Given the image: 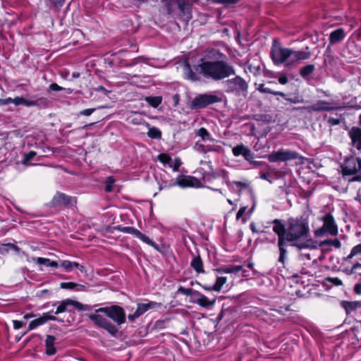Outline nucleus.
I'll return each instance as SVG.
<instances>
[{
	"label": "nucleus",
	"mask_w": 361,
	"mask_h": 361,
	"mask_svg": "<svg viewBox=\"0 0 361 361\" xmlns=\"http://www.w3.org/2000/svg\"><path fill=\"white\" fill-rule=\"evenodd\" d=\"M272 224L273 231L278 235L280 262H284L287 252L286 243L288 242L299 249L317 248V242L312 238L308 222L305 219L290 218L285 225L280 219H276Z\"/></svg>",
	"instance_id": "1"
},
{
	"label": "nucleus",
	"mask_w": 361,
	"mask_h": 361,
	"mask_svg": "<svg viewBox=\"0 0 361 361\" xmlns=\"http://www.w3.org/2000/svg\"><path fill=\"white\" fill-rule=\"evenodd\" d=\"M183 70L185 78L190 80H198L197 73L214 80H223L235 75L233 67L224 61H212L201 59L195 66L196 72H193L189 63L185 62Z\"/></svg>",
	"instance_id": "2"
},
{
	"label": "nucleus",
	"mask_w": 361,
	"mask_h": 361,
	"mask_svg": "<svg viewBox=\"0 0 361 361\" xmlns=\"http://www.w3.org/2000/svg\"><path fill=\"white\" fill-rule=\"evenodd\" d=\"M270 54L275 65L283 64L285 66H295L301 61L307 60L311 57L310 51H295L283 47L276 43V39L274 41Z\"/></svg>",
	"instance_id": "3"
},
{
	"label": "nucleus",
	"mask_w": 361,
	"mask_h": 361,
	"mask_svg": "<svg viewBox=\"0 0 361 361\" xmlns=\"http://www.w3.org/2000/svg\"><path fill=\"white\" fill-rule=\"evenodd\" d=\"M97 312H104L106 317L113 319L118 325L126 322V314L123 309L118 305L101 307L96 310Z\"/></svg>",
	"instance_id": "4"
},
{
	"label": "nucleus",
	"mask_w": 361,
	"mask_h": 361,
	"mask_svg": "<svg viewBox=\"0 0 361 361\" xmlns=\"http://www.w3.org/2000/svg\"><path fill=\"white\" fill-rule=\"evenodd\" d=\"M324 221L323 226L314 231L316 236H322L326 232L330 233L331 235H336L338 233V228L335 224L334 217L330 214L325 215L322 217Z\"/></svg>",
	"instance_id": "5"
},
{
	"label": "nucleus",
	"mask_w": 361,
	"mask_h": 361,
	"mask_svg": "<svg viewBox=\"0 0 361 361\" xmlns=\"http://www.w3.org/2000/svg\"><path fill=\"white\" fill-rule=\"evenodd\" d=\"M221 98L214 94H199L195 97L191 103L192 109H202L207 105L221 102Z\"/></svg>",
	"instance_id": "6"
},
{
	"label": "nucleus",
	"mask_w": 361,
	"mask_h": 361,
	"mask_svg": "<svg viewBox=\"0 0 361 361\" xmlns=\"http://www.w3.org/2000/svg\"><path fill=\"white\" fill-rule=\"evenodd\" d=\"M341 169L344 176L355 174L361 171V159L355 157L346 158Z\"/></svg>",
	"instance_id": "7"
},
{
	"label": "nucleus",
	"mask_w": 361,
	"mask_h": 361,
	"mask_svg": "<svg viewBox=\"0 0 361 361\" xmlns=\"http://www.w3.org/2000/svg\"><path fill=\"white\" fill-rule=\"evenodd\" d=\"M70 307H73L78 311H88L90 310V307L89 305H82V303L71 299H66L59 302L55 314H58L64 312H71V310L69 309Z\"/></svg>",
	"instance_id": "8"
},
{
	"label": "nucleus",
	"mask_w": 361,
	"mask_h": 361,
	"mask_svg": "<svg viewBox=\"0 0 361 361\" xmlns=\"http://www.w3.org/2000/svg\"><path fill=\"white\" fill-rule=\"evenodd\" d=\"M98 313L95 311V313L89 314L90 319L94 322L97 326L106 330L109 334L115 335L118 331L116 326L112 324L106 317Z\"/></svg>",
	"instance_id": "9"
},
{
	"label": "nucleus",
	"mask_w": 361,
	"mask_h": 361,
	"mask_svg": "<svg viewBox=\"0 0 361 361\" xmlns=\"http://www.w3.org/2000/svg\"><path fill=\"white\" fill-rule=\"evenodd\" d=\"M298 157V153L290 150H279L275 153L268 155L267 158L271 162L286 161L288 160L295 159Z\"/></svg>",
	"instance_id": "10"
},
{
	"label": "nucleus",
	"mask_w": 361,
	"mask_h": 361,
	"mask_svg": "<svg viewBox=\"0 0 361 361\" xmlns=\"http://www.w3.org/2000/svg\"><path fill=\"white\" fill-rule=\"evenodd\" d=\"M228 92H246L247 85L244 79L237 76L225 82Z\"/></svg>",
	"instance_id": "11"
},
{
	"label": "nucleus",
	"mask_w": 361,
	"mask_h": 361,
	"mask_svg": "<svg viewBox=\"0 0 361 361\" xmlns=\"http://www.w3.org/2000/svg\"><path fill=\"white\" fill-rule=\"evenodd\" d=\"M308 111H331L334 110L341 109V106H332L331 103L319 100L312 105L307 107H304Z\"/></svg>",
	"instance_id": "12"
},
{
	"label": "nucleus",
	"mask_w": 361,
	"mask_h": 361,
	"mask_svg": "<svg viewBox=\"0 0 361 361\" xmlns=\"http://www.w3.org/2000/svg\"><path fill=\"white\" fill-rule=\"evenodd\" d=\"M13 104L16 106L23 105L27 107L37 106L40 104L44 105V106H47L48 104H49V101L45 97H41L37 101H35V100H28L22 97H16L13 98Z\"/></svg>",
	"instance_id": "13"
},
{
	"label": "nucleus",
	"mask_w": 361,
	"mask_h": 361,
	"mask_svg": "<svg viewBox=\"0 0 361 361\" xmlns=\"http://www.w3.org/2000/svg\"><path fill=\"white\" fill-rule=\"evenodd\" d=\"M176 184L181 188H201V182L196 178L190 176H180L176 178Z\"/></svg>",
	"instance_id": "14"
},
{
	"label": "nucleus",
	"mask_w": 361,
	"mask_h": 361,
	"mask_svg": "<svg viewBox=\"0 0 361 361\" xmlns=\"http://www.w3.org/2000/svg\"><path fill=\"white\" fill-rule=\"evenodd\" d=\"M51 203L53 207H59L61 205L73 206L75 203V201L72 197L68 196L64 193L57 192L54 196Z\"/></svg>",
	"instance_id": "15"
},
{
	"label": "nucleus",
	"mask_w": 361,
	"mask_h": 361,
	"mask_svg": "<svg viewBox=\"0 0 361 361\" xmlns=\"http://www.w3.org/2000/svg\"><path fill=\"white\" fill-rule=\"evenodd\" d=\"M157 305L155 302H149L147 303H140L137 305V310L133 314H129L128 318L130 321L133 322L149 309L154 308Z\"/></svg>",
	"instance_id": "16"
},
{
	"label": "nucleus",
	"mask_w": 361,
	"mask_h": 361,
	"mask_svg": "<svg viewBox=\"0 0 361 361\" xmlns=\"http://www.w3.org/2000/svg\"><path fill=\"white\" fill-rule=\"evenodd\" d=\"M233 154L235 157L242 155L247 161L252 162L254 155L251 150L243 145H239L232 149Z\"/></svg>",
	"instance_id": "17"
},
{
	"label": "nucleus",
	"mask_w": 361,
	"mask_h": 361,
	"mask_svg": "<svg viewBox=\"0 0 361 361\" xmlns=\"http://www.w3.org/2000/svg\"><path fill=\"white\" fill-rule=\"evenodd\" d=\"M215 301L216 300L214 299L213 300H209L207 296L198 291L195 293V298L192 300L193 302L197 303L200 306L205 308L213 306L215 303Z\"/></svg>",
	"instance_id": "18"
},
{
	"label": "nucleus",
	"mask_w": 361,
	"mask_h": 361,
	"mask_svg": "<svg viewBox=\"0 0 361 361\" xmlns=\"http://www.w3.org/2000/svg\"><path fill=\"white\" fill-rule=\"evenodd\" d=\"M346 36V33L343 28H338L331 32L329 36V42L334 44L341 42Z\"/></svg>",
	"instance_id": "19"
},
{
	"label": "nucleus",
	"mask_w": 361,
	"mask_h": 361,
	"mask_svg": "<svg viewBox=\"0 0 361 361\" xmlns=\"http://www.w3.org/2000/svg\"><path fill=\"white\" fill-rule=\"evenodd\" d=\"M350 137L354 146L357 149H361V129L359 128H353L349 132Z\"/></svg>",
	"instance_id": "20"
},
{
	"label": "nucleus",
	"mask_w": 361,
	"mask_h": 361,
	"mask_svg": "<svg viewBox=\"0 0 361 361\" xmlns=\"http://www.w3.org/2000/svg\"><path fill=\"white\" fill-rule=\"evenodd\" d=\"M61 267L64 269L66 272H71L73 269H78L80 272H85V267L75 262H71L69 260H63L61 262Z\"/></svg>",
	"instance_id": "21"
},
{
	"label": "nucleus",
	"mask_w": 361,
	"mask_h": 361,
	"mask_svg": "<svg viewBox=\"0 0 361 361\" xmlns=\"http://www.w3.org/2000/svg\"><path fill=\"white\" fill-rule=\"evenodd\" d=\"M347 314H350L361 308V301H346L343 300L341 303Z\"/></svg>",
	"instance_id": "22"
},
{
	"label": "nucleus",
	"mask_w": 361,
	"mask_h": 361,
	"mask_svg": "<svg viewBox=\"0 0 361 361\" xmlns=\"http://www.w3.org/2000/svg\"><path fill=\"white\" fill-rule=\"evenodd\" d=\"M56 338L54 336L47 335L45 341L46 353L48 355H53L56 353L54 347Z\"/></svg>",
	"instance_id": "23"
},
{
	"label": "nucleus",
	"mask_w": 361,
	"mask_h": 361,
	"mask_svg": "<svg viewBox=\"0 0 361 361\" xmlns=\"http://www.w3.org/2000/svg\"><path fill=\"white\" fill-rule=\"evenodd\" d=\"M243 270L241 265H230L226 267H221L215 269V271L218 274H231L237 273Z\"/></svg>",
	"instance_id": "24"
},
{
	"label": "nucleus",
	"mask_w": 361,
	"mask_h": 361,
	"mask_svg": "<svg viewBox=\"0 0 361 361\" xmlns=\"http://www.w3.org/2000/svg\"><path fill=\"white\" fill-rule=\"evenodd\" d=\"M57 319L56 317H49V318H37L36 319H34L30 322L29 324V330H32L35 328H37L39 326H41L46 323L47 321H56Z\"/></svg>",
	"instance_id": "25"
},
{
	"label": "nucleus",
	"mask_w": 361,
	"mask_h": 361,
	"mask_svg": "<svg viewBox=\"0 0 361 361\" xmlns=\"http://www.w3.org/2000/svg\"><path fill=\"white\" fill-rule=\"evenodd\" d=\"M190 266L195 270L198 274L204 273L202 261L200 256H197L192 259L190 262Z\"/></svg>",
	"instance_id": "26"
},
{
	"label": "nucleus",
	"mask_w": 361,
	"mask_h": 361,
	"mask_svg": "<svg viewBox=\"0 0 361 361\" xmlns=\"http://www.w3.org/2000/svg\"><path fill=\"white\" fill-rule=\"evenodd\" d=\"M33 261L39 265L44 264L47 267H54V268H57L59 267V264L56 262L51 261L49 259H47V258H43V257L33 258Z\"/></svg>",
	"instance_id": "27"
},
{
	"label": "nucleus",
	"mask_w": 361,
	"mask_h": 361,
	"mask_svg": "<svg viewBox=\"0 0 361 361\" xmlns=\"http://www.w3.org/2000/svg\"><path fill=\"white\" fill-rule=\"evenodd\" d=\"M146 127L148 128L147 135L152 139H160L161 137V130L156 127H150L149 124L145 123Z\"/></svg>",
	"instance_id": "28"
},
{
	"label": "nucleus",
	"mask_w": 361,
	"mask_h": 361,
	"mask_svg": "<svg viewBox=\"0 0 361 361\" xmlns=\"http://www.w3.org/2000/svg\"><path fill=\"white\" fill-rule=\"evenodd\" d=\"M314 70H315L314 65H313V64H308V65H306V66H303L300 70V75L303 78H305L307 76H309L310 75H311L314 72Z\"/></svg>",
	"instance_id": "29"
},
{
	"label": "nucleus",
	"mask_w": 361,
	"mask_h": 361,
	"mask_svg": "<svg viewBox=\"0 0 361 361\" xmlns=\"http://www.w3.org/2000/svg\"><path fill=\"white\" fill-rule=\"evenodd\" d=\"M226 281H227L226 277H224V276L217 277L215 283L212 286V290L214 291H216V292H219L221 290L223 286L226 283Z\"/></svg>",
	"instance_id": "30"
},
{
	"label": "nucleus",
	"mask_w": 361,
	"mask_h": 361,
	"mask_svg": "<svg viewBox=\"0 0 361 361\" xmlns=\"http://www.w3.org/2000/svg\"><path fill=\"white\" fill-rule=\"evenodd\" d=\"M145 100L152 107H157L162 101V98L161 97H146Z\"/></svg>",
	"instance_id": "31"
},
{
	"label": "nucleus",
	"mask_w": 361,
	"mask_h": 361,
	"mask_svg": "<svg viewBox=\"0 0 361 361\" xmlns=\"http://www.w3.org/2000/svg\"><path fill=\"white\" fill-rule=\"evenodd\" d=\"M196 135L202 138V140H212V136L210 133L208 132L207 129L204 128H200Z\"/></svg>",
	"instance_id": "32"
},
{
	"label": "nucleus",
	"mask_w": 361,
	"mask_h": 361,
	"mask_svg": "<svg viewBox=\"0 0 361 361\" xmlns=\"http://www.w3.org/2000/svg\"><path fill=\"white\" fill-rule=\"evenodd\" d=\"M135 237L139 238L142 242L147 243V245H149L150 246H152L154 247H157V245L151 239H149L147 235H145V234L142 233L139 231H137V233H136Z\"/></svg>",
	"instance_id": "33"
},
{
	"label": "nucleus",
	"mask_w": 361,
	"mask_h": 361,
	"mask_svg": "<svg viewBox=\"0 0 361 361\" xmlns=\"http://www.w3.org/2000/svg\"><path fill=\"white\" fill-rule=\"evenodd\" d=\"M358 255H361V244L354 246L351 249L350 254L345 257V259H350Z\"/></svg>",
	"instance_id": "34"
},
{
	"label": "nucleus",
	"mask_w": 361,
	"mask_h": 361,
	"mask_svg": "<svg viewBox=\"0 0 361 361\" xmlns=\"http://www.w3.org/2000/svg\"><path fill=\"white\" fill-rule=\"evenodd\" d=\"M117 229L122 233H130L134 236H135L138 231L137 229L131 226H119Z\"/></svg>",
	"instance_id": "35"
},
{
	"label": "nucleus",
	"mask_w": 361,
	"mask_h": 361,
	"mask_svg": "<svg viewBox=\"0 0 361 361\" xmlns=\"http://www.w3.org/2000/svg\"><path fill=\"white\" fill-rule=\"evenodd\" d=\"M321 245H333L336 248H340L341 246V243L340 242V240L337 238L334 239V240H324L321 243Z\"/></svg>",
	"instance_id": "36"
},
{
	"label": "nucleus",
	"mask_w": 361,
	"mask_h": 361,
	"mask_svg": "<svg viewBox=\"0 0 361 361\" xmlns=\"http://www.w3.org/2000/svg\"><path fill=\"white\" fill-rule=\"evenodd\" d=\"M178 291L180 293H183L187 296L188 295H191L192 297V300L194 299L195 298V293L197 291V290H194L192 289H190V288H183L182 286H180Z\"/></svg>",
	"instance_id": "37"
},
{
	"label": "nucleus",
	"mask_w": 361,
	"mask_h": 361,
	"mask_svg": "<svg viewBox=\"0 0 361 361\" xmlns=\"http://www.w3.org/2000/svg\"><path fill=\"white\" fill-rule=\"evenodd\" d=\"M176 1L179 9L185 13L188 9V0H176Z\"/></svg>",
	"instance_id": "38"
},
{
	"label": "nucleus",
	"mask_w": 361,
	"mask_h": 361,
	"mask_svg": "<svg viewBox=\"0 0 361 361\" xmlns=\"http://www.w3.org/2000/svg\"><path fill=\"white\" fill-rule=\"evenodd\" d=\"M326 281L337 286H341L343 283L342 281L338 277H327L326 278Z\"/></svg>",
	"instance_id": "39"
},
{
	"label": "nucleus",
	"mask_w": 361,
	"mask_h": 361,
	"mask_svg": "<svg viewBox=\"0 0 361 361\" xmlns=\"http://www.w3.org/2000/svg\"><path fill=\"white\" fill-rule=\"evenodd\" d=\"M158 159L164 164L169 163L171 157L166 154H160L158 155Z\"/></svg>",
	"instance_id": "40"
},
{
	"label": "nucleus",
	"mask_w": 361,
	"mask_h": 361,
	"mask_svg": "<svg viewBox=\"0 0 361 361\" xmlns=\"http://www.w3.org/2000/svg\"><path fill=\"white\" fill-rule=\"evenodd\" d=\"M114 180L112 177H108L107 179L106 180V188H105V190L106 192H110L111 191V187H112V185L114 184Z\"/></svg>",
	"instance_id": "41"
},
{
	"label": "nucleus",
	"mask_w": 361,
	"mask_h": 361,
	"mask_svg": "<svg viewBox=\"0 0 361 361\" xmlns=\"http://www.w3.org/2000/svg\"><path fill=\"white\" fill-rule=\"evenodd\" d=\"M77 286V284L73 282H63L60 284V287L63 289H73Z\"/></svg>",
	"instance_id": "42"
},
{
	"label": "nucleus",
	"mask_w": 361,
	"mask_h": 361,
	"mask_svg": "<svg viewBox=\"0 0 361 361\" xmlns=\"http://www.w3.org/2000/svg\"><path fill=\"white\" fill-rule=\"evenodd\" d=\"M36 155V152L34 151H30L27 154H25L23 159V163L25 164L33 159V157Z\"/></svg>",
	"instance_id": "43"
},
{
	"label": "nucleus",
	"mask_w": 361,
	"mask_h": 361,
	"mask_svg": "<svg viewBox=\"0 0 361 361\" xmlns=\"http://www.w3.org/2000/svg\"><path fill=\"white\" fill-rule=\"evenodd\" d=\"M257 89L262 93L271 94L272 92L269 88L265 87L264 84H259Z\"/></svg>",
	"instance_id": "44"
},
{
	"label": "nucleus",
	"mask_w": 361,
	"mask_h": 361,
	"mask_svg": "<svg viewBox=\"0 0 361 361\" xmlns=\"http://www.w3.org/2000/svg\"><path fill=\"white\" fill-rule=\"evenodd\" d=\"M95 109H87L80 112V115L88 116H90L94 111Z\"/></svg>",
	"instance_id": "45"
},
{
	"label": "nucleus",
	"mask_w": 361,
	"mask_h": 361,
	"mask_svg": "<svg viewBox=\"0 0 361 361\" xmlns=\"http://www.w3.org/2000/svg\"><path fill=\"white\" fill-rule=\"evenodd\" d=\"M13 327L15 329H20L25 324V323L23 322L18 321V320H13Z\"/></svg>",
	"instance_id": "46"
},
{
	"label": "nucleus",
	"mask_w": 361,
	"mask_h": 361,
	"mask_svg": "<svg viewBox=\"0 0 361 361\" xmlns=\"http://www.w3.org/2000/svg\"><path fill=\"white\" fill-rule=\"evenodd\" d=\"M49 90L52 91H61L63 90V88L59 85H58L56 83H51L49 85Z\"/></svg>",
	"instance_id": "47"
},
{
	"label": "nucleus",
	"mask_w": 361,
	"mask_h": 361,
	"mask_svg": "<svg viewBox=\"0 0 361 361\" xmlns=\"http://www.w3.org/2000/svg\"><path fill=\"white\" fill-rule=\"evenodd\" d=\"M359 268H361V263H359V262H356L355 263L352 267H351V269L350 270V271L348 272L349 274H354L355 272V271L359 269Z\"/></svg>",
	"instance_id": "48"
},
{
	"label": "nucleus",
	"mask_w": 361,
	"mask_h": 361,
	"mask_svg": "<svg viewBox=\"0 0 361 361\" xmlns=\"http://www.w3.org/2000/svg\"><path fill=\"white\" fill-rule=\"evenodd\" d=\"M182 162L179 158H177L174 161V164L173 166V171H178Z\"/></svg>",
	"instance_id": "49"
},
{
	"label": "nucleus",
	"mask_w": 361,
	"mask_h": 361,
	"mask_svg": "<svg viewBox=\"0 0 361 361\" xmlns=\"http://www.w3.org/2000/svg\"><path fill=\"white\" fill-rule=\"evenodd\" d=\"M246 209H247V207H241V208L238 210V213H237V214H236V219H239L240 218H241V217L243 216V214H245V212Z\"/></svg>",
	"instance_id": "50"
},
{
	"label": "nucleus",
	"mask_w": 361,
	"mask_h": 361,
	"mask_svg": "<svg viewBox=\"0 0 361 361\" xmlns=\"http://www.w3.org/2000/svg\"><path fill=\"white\" fill-rule=\"evenodd\" d=\"M354 291L356 294L361 295V283H358L355 285Z\"/></svg>",
	"instance_id": "51"
},
{
	"label": "nucleus",
	"mask_w": 361,
	"mask_h": 361,
	"mask_svg": "<svg viewBox=\"0 0 361 361\" xmlns=\"http://www.w3.org/2000/svg\"><path fill=\"white\" fill-rule=\"evenodd\" d=\"M288 79L287 76H286V75H282L279 78V82L281 85L286 84L288 82Z\"/></svg>",
	"instance_id": "52"
},
{
	"label": "nucleus",
	"mask_w": 361,
	"mask_h": 361,
	"mask_svg": "<svg viewBox=\"0 0 361 361\" xmlns=\"http://www.w3.org/2000/svg\"><path fill=\"white\" fill-rule=\"evenodd\" d=\"M233 185H236L239 188H245L247 186V185L245 183L240 182V181H233L232 183Z\"/></svg>",
	"instance_id": "53"
},
{
	"label": "nucleus",
	"mask_w": 361,
	"mask_h": 361,
	"mask_svg": "<svg viewBox=\"0 0 361 361\" xmlns=\"http://www.w3.org/2000/svg\"><path fill=\"white\" fill-rule=\"evenodd\" d=\"M10 103L13 104V99L11 98V97H8V98L1 100V104H4V105L8 104Z\"/></svg>",
	"instance_id": "54"
},
{
	"label": "nucleus",
	"mask_w": 361,
	"mask_h": 361,
	"mask_svg": "<svg viewBox=\"0 0 361 361\" xmlns=\"http://www.w3.org/2000/svg\"><path fill=\"white\" fill-rule=\"evenodd\" d=\"M130 123L134 124V125H139V124H142V122L141 121V119L137 118H131Z\"/></svg>",
	"instance_id": "55"
},
{
	"label": "nucleus",
	"mask_w": 361,
	"mask_h": 361,
	"mask_svg": "<svg viewBox=\"0 0 361 361\" xmlns=\"http://www.w3.org/2000/svg\"><path fill=\"white\" fill-rule=\"evenodd\" d=\"M162 1L166 3V6H167L168 9L170 10L173 0H162Z\"/></svg>",
	"instance_id": "56"
},
{
	"label": "nucleus",
	"mask_w": 361,
	"mask_h": 361,
	"mask_svg": "<svg viewBox=\"0 0 361 361\" xmlns=\"http://www.w3.org/2000/svg\"><path fill=\"white\" fill-rule=\"evenodd\" d=\"M97 92H104L105 93L107 92V90L103 86H99L95 89Z\"/></svg>",
	"instance_id": "57"
},
{
	"label": "nucleus",
	"mask_w": 361,
	"mask_h": 361,
	"mask_svg": "<svg viewBox=\"0 0 361 361\" xmlns=\"http://www.w3.org/2000/svg\"><path fill=\"white\" fill-rule=\"evenodd\" d=\"M54 4H62L65 0H49Z\"/></svg>",
	"instance_id": "58"
},
{
	"label": "nucleus",
	"mask_w": 361,
	"mask_h": 361,
	"mask_svg": "<svg viewBox=\"0 0 361 361\" xmlns=\"http://www.w3.org/2000/svg\"><path fill=\"white\" fill-rule=\"evenodd\" d=\"M250 229L253 233H258V231L256 229L255 225L254 223L250 224Z\"/></svg>",
	"instance_id": "59"
},
{
	"label": "nucleus",
	"mask_w": 361,
	"mask_h": 361,
	"mask_svg": "<svg viewBox=\"0 0 361 361\" xmlns=\"http://www.w3.org/2000/svg\"><path fill=\"white\" fill-rule=\"evenodd\" d=\"M271 94H274V95H279V96H281V97H285L286 94L283 93V92H276V91H272L271 92Z\"/></svg>",
	"instance_id": "60"
},
{
	"label": "nucleus",
	"mask_w": 361,
	"mask_h": 361,
	"mask_svg": "<svg viewBox=\"0 0 361 361\" xmlns=\"http://www.w3.org/2000/svg\"><path fill=\"white\" fill-rule=\"evenodd\" d=\"M360 180H361L360 176H356L354 178L349 180V181H360Z\"/></svg>",
	"instance_id": "61"
},
{
	"label": "nucleus",
	"mask_w": 361,
	"mask_h": 361,
	"mask_svg": "<svg viewBox=\"0 0 361 361\" xmlns=\"http://www.w3.org/2000/svg\"><path fill=\"white\" fill-rule=\"evenodd\" d=\"M48 292L47 290H40L39 293H37V295L38 297H42L44 293H47Z\"/></svg>",
	"instance_id": "62"
},
{
	"label": "nucleus",
	"mask_w": 361,
	"mask_h": 361,
	"mask_svg": "<svg viewBox=\"0 0 361 361\" xmlns=\"http://www.w3.org/2000/svg\"><path fill=\"white\" fill-rule=\"evenodd\" d=\"M195 147L197 148V150L204 151V147L202 145H198L197 143Z\"/></svg>",
	"instance_id": "63"
},
{
	"label": "nucleus",
	"mask_w": 361,
	"mask_h": 361,
	"mask_svg": "<svg viewBox=\"0 0 361 361\" xmlns=\"http://www.w3.org/2000/svg\"><path fill=\"white\" fill-rule=\"evenodd\" d=\"M33 317H34V315L32 314H26L24 315V318L26 319H30Z\"/></svg>",
	"instance_id": "64"
}]
</instances>
